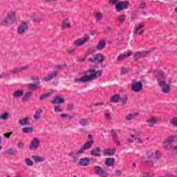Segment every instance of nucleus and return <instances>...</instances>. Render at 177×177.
<instances>
[{"mask_svg": "<svg viewBox=\"0 0 177 177\" xmlns=\"http://www.w3.org/2000/svg\"><path fill=\"white\" fill-rule=\"evenodd\" d=\"M135 142L137 143L138 145H142L143 143V140L140 139V138L136 136L135 138Z\"/></svg>", "mask_w": 177, "mask_h": 177, "instance_id": "nucleus-47", "label": "nucleus"}, {"mask_svg": "<svg viewBox=\"0 0 177 177\" xmlns=\"http://www.w3.org/2000/svg\"><path fill=\"white\" fill-rule=\"evenodd\" d=\"M96 35V30H91L90 31V35Z\"/></svg>", "mask_w": 177, "mask_h": 177, "instance_id": "nucleus-61", "label": "nucleus"}, {"mask_svg": "<svg viewBox=\"0 0 177 177\" xmlns=\"http://www.w3.org/2000/svg\"><path fill=\"white\" fill-rule=\"evenodd\" d=\"M94 16L97 21H100L103 19V14L102 12H95Z\"/></svg>", "mask_w": 177, "mask_h": 177, "instance_id": "nucleus-38", "label": "nucleus"}, {"mask_svg": "<svg viewBox=\"0 0 177 177\" xmlns=\"http://www.w3.org/2000/svg\"><path fill=\"white\" fill-rule=\"evenodd\" d=\"M25 162L28 167H32V165H34V162L30 158L25 159Z\"/></svg>", "mask_w": 177, "mask_h": 177, "instance_id": "nucleus-42", "label": "nucleus"}, {"mask_svg": "<svg viewBox=\"0 0 177 177\" xmlns=\"http://www.w3.org/2000/svg\"><path fill=\"white\" fill-rule=\"evenodd\" d=\"M60 117H61V118H66L68 117V115L66 113H62V114H61Z\"/></svg>", "mask_w": 177, "mask_h": 177, "instance_id": "nucleus-62", "label": "nucleus"}, {"mask_svg": "<svg viewBox=\"0 0 177 177\" xmlns=\"http://www.w3.org/2000/svg\"><path fill=\"white\" fill-rule=\"evenodd\" d=\"M135 117H136V114L130 113L125 117V120H127L128 121H129L132 120V118H135Z\"/></svg>", "mask_w": 177, "mask_h": 177, "instance_id": "nucleus-43", "label": "nucleus"}, {"mask_svg": "<svg viewBox=\"0 0 177 177\" xmlns=\"http://www.w3.org/2000/svg\"><path fill=\"white\" fill-rule=\"evenodd\" d=\"M57 76V71H55L52 73L49 74L48 76L44 77V81H46L47 82L48 81H50V80H53L55 77Z\"/></svg>", "mask_w": 177, "mask_h": 177, "instance_id": "nucleus-24", "label": "nucleus"}, {"mask_svg": "<svg viewBox=\"0 0 177 177\" xmlns=\"http://www.w3.org/2000/svg\"><path fill=\"white\" fill-rule=\"evenodd\" d=\"M62 27L64 29L70 28V27H71V24H70L68 19L66 18L63 20Z\"/></svg>", "mask_w": 177, "mask_h": 177, "instance_id": "nucleus-25", "label": "nucleus"}, {"mask_svg": "<svg viewBox=\"0 0 177 177\" xmlns=\"http://www.w3.org/2000/svg\"><path fill=\"white\" fill-rule=\"evenodd\" d=\"M132 55H133L132 51H129V53L124 54H120L118 55L116 60H118V62H122V60H125V59H127V57H129V56H132Z\"/></svg>", "mask_w": 177, "mask_h": 177, "instance_id": "nucleus-14", "label": "nucleus"}, {"mask_svg": "<svg viewBox=\"0 0 177 177\" xmlns=\"http://www.w3.org/2000/svg\"><path fill=\"white\" fill-rule=\"evenodd\" d=\"M24 95V91L23 90H17L13 93L14 97H21Z\"/></svg>", "mask_w": 177, "mask_h": 177, "instance_id": "nucleus-33", "label": "nucleus"}, {"mask_svg": "<svg viewBox=\"0 0 177 177\" xmlns=\"http://www.w3.org/2000/svg\"><path fill=\"white\" fill-rule=\"evenodd\" d=\"M34 120H35V121L39 120V118H41V109H39L37 111H36L35 115L33 116Z\"/></svg>", "mask_w": 177, "mask_h": 177, "instance_id": "nucleus-37", "label": "nucleus"}, {"mask_svg": "<svg viewBox=\"0 0 177 177\" xmlns=\"http://www.w3.org/2000/svg\"><path fill=\"white\" fill-rule=\"evenodd\" d=\"M115 160L113 158H108L106 159L105 164L108 167H114Z\"/></svg>", "mask_w": 177, "mask_h": 177, "instance_id": "nucleus-26", "label": "nucleus"}, {"mask_svg": "<svg viewBox=\"0 0 177 177\" xmlns=\"http://www.w3.org/2000/svg\"><path fill=\"white\" fill-rule=\"evenodd\" d=\"M92 145H93V140H90L86 142L80 149L79 153H82L84 154L85 150H89L91 147H92Z\"/></svg>", "mask_w": 177, "mask_h": 177, "instance_id": "nucleus-12", "label": "nucleus"}, {"mask_svg": "<svg viewBox=\"0 0 177 177\" xmlns=\"http://www.w3.org/2000/svg\"><path fill=\"white\" fill-rule=\"evenodd\" d=\"M113 138L115 145H117L118 146H120V138H118V136H117L115 133H113Z\"/></svg>", "mask_w": 177, "mask_h": 177, "instance_id": "nucleus-41", "label": "nucleus"}, {"mask_svg": "<svg viewBox=\"0 0 177 177\" xmlns=\"http://www.w3.org/2000/svg\"><path fill=\"white\" fill-rule=\"evenodd\" d=\"M120 100H121V96H120L118 94H116L111 98L110 102H111V103H118Z\"/></svg>", "mask_w": 177, "mask_h": 177, "instance_id": "nucleus-30", "label": "nucleus"}, {"mask_svg": "<svg viewBox=\"0 0 177 177\" xmlns=\"http://www.w3.org/2000/svg\"><path fill=\"white\" fill-rule=\"evenodd\" d=\"M12 133H13V132H10V133H4V136L6 137V138H10V136L12 135Z\"/></svg>", "mask_w": 177, "mask_h": 177, "instance_id": "nucleus-58", "label": "nucleus"}, {"mask_svg": "<svg viewBox=\"0 0 177 177\" xmlns=\"http://www.w3.org/2000/svg\"><path fill=\"white\" fill-rule=\"evenodd\" d=\"M142 89H143V84H142V82H133V84H131V90L133 92H140Z\"/></svg>", "mask_w": 177, "mask_h": 177, "instance_id": "nucleus-10", "label": "nucleus"}, {"mask_svg": "<svg viewBox=\"0 0 177 177\" xmlns=\"http://www.w3.org/2000/svg\"><path fill=\"white\" fill-rule=\"evenodd\" d=\"M120 0H110L109 3L110 5H115Z\"/></svg>", "mask_w": 177, "mask_h": 177, "instance_id": "nucleus-57", "label": "nucleus"}, {"mask_svg": "<svg viewBox=\"0 0 177 177\" xmlns=\"http://www.w3.org/2000/svg\"><path fill=\"white\" fill-rule=\"evenodd\" d=\"M27 68H28V65L22 66L21 68H15L11 71V73L12 74H18V73H21V71H24V70H27Z\"/></svg>", "mask_w": 177, "mask_h": 177, "instance_id": "nucleus-21", "label": "nucleus"}, {"mask_svg": "<svg viewBox=\"0 0 177 177\" xmlns=\"http://www.w3.org/2000/svg\"><path fill=\"white\" fill-rule=\"evenodd\" d=\"M32 96V92H28L26 93L24 97L22 98V102L24 103H26V102H28L30 100V98Z\"/></svg>", "mask_w": 177, "mask_h": 177, "instance_id": "nucleus-29", "label": "nucleus"}, {"mask_svg": "<svg viewBox=\"0 0 177 177\" xmlns=\"http://www.w3.org/2000/svg\"><path fill=\"white\" fill-rule=\"evenodd\" d=\"M139 136V132L134 131V134H131L130 138H128L129 143H133L135 140V137Z\"/></svg>", "mask_w": 177, "mask_h": 177, "instance_id": "nucleus-31", "label": "nucleus"}, {"mask_svg": "<svg viewBox=\"0 0 177 177\" xmlns=\"http://www.w3.org/2000/svg\"><path fill=\"white\" fill-rule=\"evenodd\" d=\"M33 130L32 127H24L22 129V132H24V133H31Z\"/></svg>", "mask_w": 177, "mask_h": 177, "instance_id": "nucleus-39", "label": "nucleus"}, {"mask_svg": "<svg viewBox=\"0 0 177 177\" xmlns=\"http://www.w3.org/2000/svg\"><path fill=\"white\" fill-rule=\"evenodd\" d=\"M104 48H106V42L104 41H100L98 45L93 49V52H95V50H102Z\"/></svg>", "mask_w": 177, "mask_h": 177, "instance_id": "nucleus-18", "label": "nucleus"}, {"mask_svg": "<svg viewBox=\"0 0 177 177\" xmlns=\"http://www.w3.org/2000/svg\"><path fill=\"white\" fill-rule=\"evenodd\" d=\"M92 156H95V157H100V149L95 148L91 151Z\"/></svg>", "mask_w": 177, "mask_h": 177, "instance_id": "nucleus-34", "label": "nucleus"}, {"mask_svg": "<svg viewBox=\"0 0 177 177\" xmlns=\"http://www.w3.org/2000/svg\"><path fill=\"white\" fill-rule=\"evenodd\" d=\"M99 77H102V71H95L94 69H89L85 72L84 75L80 78L75 79V82H91L94 80H97Z\"/></svg>", "mask_w": 177, "mask_h": 177, "instance_id": "nucleus-1", "label": "nucleus"}, {"mask_svg": "<svg viewBox=\"0 0 177 177\" xmlns=\"http://www.w3.org/2000/svg\"><path fill=\"white\" fill-rule=\"evenodd\" d=\"M82 154V152H80V150L77 151H72L68 153V156L73 158V161H77V156Z\"/></svg>", "mask_w": 177, "mask_h": 177, "instance_id": "nucleus-27", "label": "nucleus"}, {"mask_svg": "<svg viewBox=\"0 0 177 177\" xmlns=\"http://www.w3.org/2000/svg\"><path fill=\"white\" fill-rule=\"evenodd\" d=\"M62 110H63V109H62V106H55L54 107V111L55 113H60V112H62Z\"/></svg>", "mask_w": 177, "mask_h": 177, "instance_id": "nucleus-48", "label": "nucleus"}, {"mask_svg": "<svg viewBox=\"0 0 177 177\" xmlns=\"http://www.w3.org/2000/svg\"><path fill=\"white\" fill-rule=\"evenodd\" d=\"M17 20V15L16 14V11L11 10L8 13H7L6 16V19H3L1 21V26H10V24H13Z\"/></svg>", "mask_w": 177, "mask_h": 177, "instance_id": "nucleus-3", "label": "nucleus"}, {"mask_svg": "<svg viewBox=\"0 0 177 177\" xmlns=\"http://www.w3.org/2000/svg\"><path fill=\"white\" fill-rule=\"evenodd\" d=\"M140 8H141V9H145V8H146V3L145 2H141Z\"/></svg>", "mask_w": 177, "mask_h": 177, "instance_id": "nucleus-59", "label": "nucleus"}, {"mask_svg": "<svg viewBox=\"0 0 177 177\" xmlns=\"http://www.w3.org/2000/svg\"><path fill=\"white\" fill-rule=\"evenodd\" d=\"M128 5H129V1H120L115 5L116 10L120 12V10H124V9L128 8Z\"/></svg>", "mask_w": 177, "mask_h": 177, "instance_id": "nucleus-11", "label": "nucleus"}, {"mask_svg": "<svg viewBox=\"0 0 177 177\" xmlns=\"http://www.w3.org/2000/svg\"><path fill=\"white\" fill-rule=\"evenodd\" d=\"M56 68L59 69V70H63V68H66V65H57Z\"/></svg>", "mask_w": 177, "mask_h": 177, "instance_id": "nucleus-53", "label": "nucleus"}, {"mask_svg": "<svg viewBox=\"0 0 177 177\" xmlns=\"http://www.w3.org/2000/svg\"><path fill=\"white\" fill-rule=\"evenodd\" d=\"M90 39L91 37H89V35H84L83 38H80L75 40L73 45L75 46H82V45L86 44V42H88Z\"/></svg>", "mask_w": 177, "mask_h": 177, "instance_id": "nucleus-7", "label": "nucleus"}, {"mask_svg": "<svg viewBox=\"0 0 177 177\" xmlns=\"http://www.w3.org/2000/svg\"><path fill=\"white\" fill-rule=\"evenodd\" d=\"M105 118L107 120V121H110V120H111V115L110 113H106Z\"/></svg>", "mask_w": 177, "mask_h": 177, "instance_id": "nucleus-55", "label": "nucleus"}, {"mask_svg": "<svg viewBox=\"0 0 177 177\" xmlns=\"http://www.w3.org/2000/svg\"><path fill=\"white\" fill-rule=\"evenodd\" d=\"M7 75H10V73H3L0 75V78H6Z\"/></svg>", "mask_w": 177, "mask_h": 177, "instance_id": "nucleus-54", "label": "nucleus"}, {"mask_svg": "<svg viewBox=\"0 0 177 177\" xmlns=\"http://www.w3.org/2000/svg\"><path fill=\"white\" fill-rule=\"evenodd\" d=\"M41 144V140H39L38 138H32L30 145V150H37L39 147V145Z\"/></svg>", "mask_w": 177, "mask_h": 177, "instance_id": "nucleus-9", "label": "nucleus"}, {"mask_svg": "<svg viewBox=\"0 0 177 177\" xmlns=\"http://www.w3.org/2000/svg\"><path fill=\"white\" fill-rule=\"evenodd\" d=\"M160 157V151H149L147 154V158H145V161L149 162V165L153 166L156 162V159Z\"/></svg>", "mask_w": 177, "mask_h": 177, "instance_id": "nucleus-5", "label": "nucleus"}, {"mask_svg": "<svg viewBox=\"0 0 177 177\" xmlns=\"http://www.w3.org/2000/svg\"><path fill=\"white\" fill-rule=\"evenodd\" d=\"M80 164L83 167H86V165H89V159H88L87 158H81L80 160Z\"/></svg>", "mask_w": 177, "mask_h": 177, "instance_id": "nucleus-32", "label": "nucleus"}, {"mask_svg": "<svg viewBox=\"0 0 177 177\" xmlns=\"http://www.w3.org/2000/svg\"><path fill=\"white\" fill-rule=\"evenodd\" d=\"M126 17H127V16H125L124 15H120V16L118 17V20L120 23H124Z\"/></svg>", "mask_w": 177, "mask_h": 177, "instance_id": "nucleus-46", "label": "nucleus"}, {"mask_svg": "<svg viewBox=\"0 0 177 177\" xmlns=\"http://www.w3.org/2000/svg\"><path fill=\"white\" fill-rule=\"evenodd\" d=\"M139 177H150V175L147 173H142L139 175Z\"/></svg>", "mask_w": 177, "mask_h": 177, "instance_id": "nucleus-52", "label": "nucleus"}, {"mask_svg": "<svg viewBox=\"0 0 177 177\" xmlns=\"http://www.w3.org/2000/svg\"><path fill=\"white\" fill-rule=\"evenodd\" d=\"M32 158L35 161V162H44V161H45V158L44 156L32 155Z\"/></svg>", "mask_w": 177, "mask_h": 177, "instance_id": "nucleus-28", "label": "nucleus"}, {"mask_svg": "<svg viewBox=\"0 0 177 177\" xmlns=\"http://www.w3.org/2000/svg\"><path fill=\"white\" fill-rule=\"evenodd\" d=\"M143 27H145V24H140L135 29V34H138V35H142L143 34Z\"/></svg>", "mask_w": 177, "mask_h": 177, "instance_id": "nucleus-22", "label": "nucleus"}, {"mask_svg": "<svg viewBox=\"0 0 177 177\" xmlns=\"http://www.w3.org/2000/svg\"><path fill=\"white\" fill-rule=\"evenodd\" d=\"M29 17L30 20L33 21V23H39V21H41V17L35 12H30L29 14Z\"/></svg>", "mask_w": 177, "mask_h": 177, "instance_id": "nucleus-13", "label": "nucleus"}, {"mask_svg": "<svg viewBox=\"0 0 177 177\" xmlns=\"http://www.w3.org/2000/svg\"><path fill=\"white\" fill-rule=\"evenodd\" d=\"M169 124L172 126V127H176L177 128V117H174L173 118H171L169 120Z\"/></svg>", "mask_w": 177, "mask_h": 177, "instance_id": "nucleus-36", "label": "nucleus"}, {"mask_svg": "<svg viewBox=\"0 0 177 177\" xmlns=\"http://www.w3.org/2000/svg\"><path fill=\"white\" fill-rule=\"evenodd\" d=\"M129 72V69H128V68H125V67H122L120 71V73L122 75L128 74Z\"/></svg>", "mask_w": 177, "mask_h": 177, "instance_id": "nucleus-44", "label": "nucleus"}, {"mask_svg": "<svg viewBox=\"0 0 177 177\" xmlns=\"http://www.w3.org/2000/svg\"><path fill=\"white\" fill-rule=\"evenodd\" d=\"M29 121H30V118L26 117V118H24L22 119H20L19 122L20 125H21L22 127H26V126L28 125Z\"/></svg>", "mask_w": 177, "mask_h": 177, "instance_id": "nucleus-23", "label": "nucleus"}, {"mask_svg": "<svg viewBox=\"0 0 177 177\" xmlns=\"http://www.w3.org/2000/svg\"><path fill=\"white\" fill-rule=\"evenodd\" d=\"M6 153L7 154H15L16 150H14L13 148H10V149H8L7 151H6Z\"/></svg>", "mask_w": 177, "mask_h": 177, "instance_id": "nucleus-49", "label": "nucleus"}, {"mask_svg": "<svg viewBox=\"0 0 177 177\" xmlns=\"http://www.w3.org/2000/svg\"><path fill=\"white\" fill-rule=\"evenodd\" d=\"M154 74L162 92L163 93H169L171 92V86L167 83L164 72L162 71H156Z\"/></svg>", "mask_w": 177, "mask_h": 177, "instance_id": "nucleus-2", "label": "nucleus"}, {"mask_svg": "<svg viewBox=\"0 0 177 177\" xmlns=\"http://www.w3.org/2000/svg\"><path fill=\"white\" fill-rule=\"evenodd\" d=\"M110 31H111V27H110V26H106V27L104 28V32H105V34H109V32H110Z\"/></svg>", "mask_w": 177, "mask_h": 177, "instance_id": "nucleus-51", "label": "nucleus"}, {"mask_svg": "<svg viewBox=\"0 0 177 177\" xmlns=\"http://www.w3.org/2000/svg\"><path fill=\"white\" fill-rule=\"evenodd\" d=\"M80 124L82 127H86V125H89V124H90L89 120L85 119V118L81 119L80 121Z\"/></svg>", "mask_w": 177, "mask_h": 177, "instance_id": "nucleus-35", "label": "nucleus"}, {"mask_svg": "<svg viewBox=\"0 0 177 177\" xmlns=\"http://www.w3.org/2000/svg\"><path fill=\"white\" fill-rule=\"evenodd\" d=\"M105 57L102 53H98L97 55H93V58H89L88 62H91L93 63V62H97V63H103L104 62Z\"/></svg>", "mask_w": 177, "mask_h": 177, "instance_id": "nucleus-8", "label": "nucleus"}, {"mask_svg": "<svg viewBox=\"0 0 177 177\" xmlns=\"http://www.w3.org/2000/svg\"><path fill=\"white\" fill-rule=\"evenodd\" d=\"M75 50V48L68 49V53H69V55H73V53H74Z\"/></svg>", "mask_w": 177, "mask_h": 177, "instance_id": "nucleus-56", "label": "nucleus"}, {"mask_svg": "<svg viewBox=\"0 0 177 177\" xmlns=\"http://www.w3.org/2000/svg\"><path fill=\"white\" fill-rule=\"evenodd\" d=\"M103 153L104 156H114V154H115V149H104Z\"/></svg>", "mask_w": 177, "mask_h": 177, "instance_id": "nucleus-20", "label": "nucleus"}, {"mask_svg": "<svg viewBox=\"0 0 177 177\" xmlns=\"http://www.w3.org/2000/svg\"><path fill=\"white\" fill-rule=\"evenodd\" d=\"M50 93H46L45 94H43L40 96V100H44V99H46V97H49L50 96Z\"/></svg>", "mask_w": 177, "mask_h": 177, "instance_id": "nucleus-45", "label": "nucleus"}, {"mask_svg": "<svg viewBox=\"0 0 177 177\" xmlns=\"http://www.w3.org/2000/svg\"><path fill=\"white\" fill-rule=\"evenodd\" d=\"M158 122V120L157 119V118L154 116H151V118L147 119L146 121L147 124H148L149 127H154Z\"/></svg>", "mask_w": 177, "mask_h": 177, "instance_id": "nucleus-15", "label": "nucleus"}, {"mask_svg": "<svg viewBox=\"0 0 177 177\" xmlns=\"http://www.w3.org/2000/svg\"><path fill=\"white\" fill-rule=\"evenodd\" d=\"M95 106H103V103L102 102L97 103Z\"/></svg>", "mask_w": 177, "mask_h": 177, "instance_id": "nucleus-64", "label": "nucleus"}, {"mask_svg": "<svg viewBox=\"0 0 177 177\" xmlns=\"http://www.w3.org/2000/svg\"><path fill=\"white\" fill-rule=\"evenodd\" d=\"M175 139H176V136H169L167 138H166L163 141V147L166 150H171V149H173L176 153H177V145L173 147L172 143L175 142Z\"/></svg>", "mask_w": 177, "mask_h": 177, "instance_id": "nucleus-4", "label": "nucleus"}, {"mask_svg": "<svg viewBox=\"0 0 177 177\" xmlns=\"http://www.w3.org/2000/svg\"><path fill=\"white\" fill-rule=\"evenodd\" d=\"M32 80H35V82H39L38 77H32Z\"/></svg>", "mask_w": 177, "mask_h": 177, "instance_id": "nucleus-63", "label": "nucleus"}, {"mask_svg": "<svg viewBox=\"0 0 177 177\" xmlns=\"http://www.w3.org/2000/svg\"><path fill=\"white\" fill-rule=\"evenodd\" d=\"M95 171L96 172V174H98V175H102L104 172L103 169H102V167L99 166L95 167Z\"/></svg>", "mask_w": 177, "mask_h": 177, "instance_id": "nucleus-40", "label": "nucleus"}, {"mask_svg": "<svg viewBox=\"0 0 177 177\" xmlns=\"http://www.w3.org/2000/svg\"><path fill=\"white\" fill-rule=\"evenodd\" d=\"M24 147V144L23 142L18 143V148L19 149H23Z\"/></svg>", "mask_w": 177, "mask_h": 177, "instance_id": "nucleus-60", "label": "nucleus"}, {"mask_svg": "<svg viewBox=\"0 0 177 177\" xmlns=\"http://www.w3.org/2000/svg\"><path fill=\"white\" fill-rule=\"evenodd\" d=\"M10 118V112L5 111L0 114V120L1 121H8Z\"/></svg>", "mask_w": 177, "mask_h": 177, "instance_id": "nucleus-19", "label": "nucleus"}, {"mask_svg": "<svg viewBox=\"0 0 177 177\" xmlns=\"http://www.w3.org/2000/svg\"><path fill=\"white\" fill-rule=\"evenodd\" d=\"M28 88H30V89H34L35 88H41V86L38 84H30L28 85Z\"/></svg>", "mask_w": 177, "mask_h": 177, "instance_id": "nucleus-50", "label": "nucleus"}, {"mask_svg": "<svg viewBox=\"0 0 177 177\" xmlns=\"http://www.w3.org/2000/svg\"><path fill=\"white\" fill-rule=\"evenodd\" d=\"M53 104H62L64 103V98L57 96L54 97L53 100H51Z\"/></svg>", "mask_w": 177, "mask_h": 177, "instance_id": "nucleus-17", "label": "nucleus"}, {"mask_svg": "<svg viewBox=\"0 0 177 177\" xmlns=\"http://www.w3.org/2000/svg\"><path fill=\"white\" fill-rule=\"evenodd\" d=\"M149 53L148 51H143V52H137L133 55L134 60H139V59H142V57H145Z\"/></svg>", "mask_w": 177, "mask_h": 177, "instance_id": "nucleus-16", "label": "nucleus"}, {"mask_svg": "<svg viewBox=\"0 0 177 177\" xmlns=\"http://www.w3.org/2000/svg\"><path fill=\"white\" fill-rule=\"evenodd\" d=\"M29 24L30 21H23L17 28L18 34H19V35H23V34H25L26 31L28 30Z\"/></svg>", "mask_w": 177, "mask_h": 177, "instance_id": "nucleus-6", "label": "nucleus"}]
</instances>
